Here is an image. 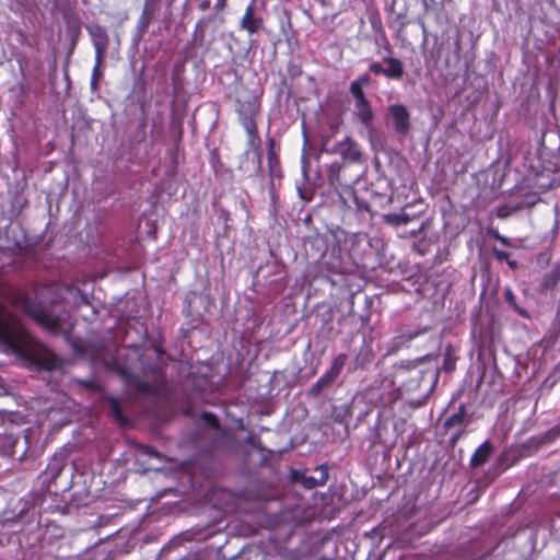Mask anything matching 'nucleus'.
Wrapping results in <instances>:
<instances>
[{
	"label": "nucleus",
	"mask_w": 560,
	"mask_h": 560,
	"mask_svg": "<svg viewBox=\"0 0 560 560\" xmlns=\"http://www.w3.org/2000/svg\"><path fill=\"white\" fill-rule=\"evenodd\" d=\"M16 303L27 316L40 324L49 332L59 334L66 330L65 314L57 315L52 310H48L25 295H20Z\"/></svg>",
	"instance_id": "nucleus-1"
},
{
	"label": "nucleus",
	"mask_w": 560,
	"mask_h": 560,
	"mask_svg": "<svg viewBox=\"0 0 560 560\" xmlns=\"http://www.w3.org/2000/svg\"><path fill=\"white\" fill-rule=\"evenodd\" d=\"M149 371L151 374V381H144L125 368L118 369L126 386L136 393L144 395L152 394L163 380V368L161 364L156 363L150 366Z\"/></svg>",
	"instance_id": "nucleus-2"
},
{
	"label": "nucleus",
	"mask_w": 560,
	"mask_h": 560,
	"mask_svg": "<svg viewBox=\"0 0 560 560\" xmlns=\"http://www.w3.org/2000/svg\"><path fill=\"white\" fill-rule=\"evenodd\" d=\"M395 382L405 392H413L420 387L424 372L411 362L399 364L395 370Z\"/></svg>",
	"instance_id": "nucleus-3"
},
{
	"label": "nucleus",
	"mask_w": 560,
	"mask_h": 560,
	"mask_svg": "<svg viewBox=\"0 0 560 560\" xmlns=\"http://www.w3.org/2000/svg\"><path fill=\"white\" fill-rule=\"evenodd\" d=\"M322 151L329 154H339L345 162L349 163H361L363 158L360 144L350 136L337 142L331 149L324 144Z\"/></svg>",
	"instance_id": "nucleus-4"
},
{
	"label": "nucleus",
	"mask_w": 560,
	"mask_h": 560,
	"mask_svg": "<svg viewBox=\"0 0 560 560\" xmlns=\"http://www.w3.org/2000/svg\"><path fill=\"white\" fill-rule=\"evenodd\" d=\"M387 119L392 124L395 133L401 139L406 138L411 127L408 108L398 103L388 105Z\"/></svg>",
	"instance_id": "nucleus-5"
},
{
	"label": "nucleus",
	"mask_w": 560,
	"mask_h": 560,
	"mask_svg": "<svg viewBox=\"0 0 560 560\" xmlns=\"http://www.w3.org/2000/svg\"><path fill=\"white\" fill-rule=\"evenodd\" d=\"M347 361L348 355L346 353H339L334 359L328 371L312 386L311 393L313 395H319L325 388L329 387L341 374Z\"/></svg>",
	"instance_id": "nucleus-6"
},
{
	"label": "nucleus",
	"mask_w": 560,
	"mask_h": 560,
	"mask_svg": "<svg viewBox=\"0 0 560 560\" xmlns=\"http://www.w3.org/2000/svg\"><path fill=\"white\" fill-rule=\"evenodd\" d=\"M260 109V102L256 96H250L247 98H236L235 100V112L238 116V121L241 125L250 126L256 124V116Z\"/></svg>",
	"instance_id": "nucleus-7"
},
{
	"label": "nucleus",
	"mask_w": 560,
	"mask_h": 560,
	"mask_svg": "<svg viewBox=\"0 0 560 560\" xmlns=\"http://www.w3.org/2000/svg\"><path fill=\"white\" fill-rule=\"evenodd\" d=\"M353 116L362 124L366 129L370 139L376 132L374 126L375 114L372 109L371 102L369 100L354 102L353 103Z\"/></svg>",
	"instance_id": "nucleus-8"
},
{
	"label": "nucleus",
	"mask_w": 560,
	"mask_h": 560,
	"mask_svg": "<svg viewBox=\"0 0 560 560\" xmlns=\"http://www.w3.org/2000/svg\"><path fill=\"white\" fill-rule=\"evenodd\" d=\"M32 364L51 371L60 366L59 359L46 347L39 345L30 353Z\"/></svg>",
	"instance_id": "nucleus-9"
},
{
	"label": "nucleus",
	"mask_w": 560,
	"mask_h": 560,
	"mask_svg": "<svg viewBox=\"0 0 560 560\" xmlns=\"http://www.w3.org/2000/svg\"><path fill=\"white\" fill-rule=\"evenodd\" d=\"M256 9L257 0H250L240 21V28L248 32L250 35L257 33L264 25V20L257 14Z\"/></svg>",
	"instance_id": "nucleus-10"
},
{
	"label": "nucleus",
	"mask_w": 560,
	"mask_h": 560,
	"mask_svg": "<svg viewBox=\"0 0 560 560\" xmlns=\"http://www.w3.org/2000/svg\"><path fill=\"white\" fill-rule=\"evenodd\" d=\"M88 32L91 36L95 56H97V62H100V60H104V56L108 47V35L106 31L97 24L90 25L88 27Z\"/></svg>",
	"instance_id": "nucleus-11"
},
{
	"label": "nucleus",
	"mask_w": 560,
	"mask_h": 560,
	"mask_svg": "<svg viewBox=\"0 0 560 560\" xmlns=\"http://www.w3.org/2000/svg\"><path fill=\"white\" fill-rule=\"evenodd\" d=\"M247 135V150L245 151V155L248 154L249 150H253L256 158V168L257 172L261 171V151H260V144L261 140L258 135L257 130V124L250 125V126H244L243 127Z\"/></svg>",
	"instance_id": "nucleus-12"
},
{
	"label": "nucleus",
	"mask_w": 560,
	"mask_h": 560,
	"mask_svg": "<svg viewBox=\"0 0 560 560\" xmlns=\"http://www.w3.org/2000/svg\"><path fill=\"white\" fill-rule=\"evenodd\" d=\"M472 422V413L468 412L466 406L460 404L457 411L451 415L444 422L445 429H464Z\"/></svg>",
	"instance_id": "nucleus-13"
},
{
	"label": "nucleus",
	"mask_w": 560,
	"mask_h": 560,
	"mask_svg": "<svg viewBox=\"0 0 560 560\" xmlns=\"http://www.w3.org/2000/svg\"><path fill=\"white\" fill-rule=\"evenodd\" d=\"M160 0H144L142 13L138 21V28L143 34L149 27L151 20L159 9Z\"/></svg>",
	"instance_id": "nucleus-14"
},
{
	"label": "nucleus",
	"mask_w": 560,
	"mask_h": 560,
	"mask_svg": "<svg viewBox=\"0 0 560 560\" xmlns=\"http://www.w3.org/2000/svg\"><path fill=\"white\" fill-rule=\"evenodd\" d=\"M63 291L66 295L63 300L68 303L72 304L75 307H80L82 305L89 304V296L86 293H83L80 289L74 285L66 284L63 285Z\"/></svg>",
	"instance_id": "nucleus-15"
},
{
	"label": "nucleus",
	"mask_w": 560,
	"mask_h": 560,
	"mask_svg": "<svg viewBox=\"0 0 560 560\" xmlns=\"http://www.w3.org/2000/svg\"><path fill=\"white\" fill-rule=\"evenodd\" d=\"M493 447L490 441H485L472 454L470 458V466L474 468L482 466L489 459Z\"/></svg>",
	"instance_id": "nucleus-16"
},
{
	"label": "nucleus",
	"mask_w": 560,
	"mask_h": 560,
	"mask_svg": "<svg viewBox=\"0 0 560 560\" xmlns=\"http://www.w3.org/2000/svg\"><path fill=\"white\" fill-rule=\"evenodd\" d=\"M383 62L387 65L385 67V77L390 80H400L404 75L402 62L394 57H384Z\"/></svg>",
	"instance_id": "nucleus-17"
},
{
	"label": "nucleus",
	"mask_w": 560,
	"mask_h": 560,
	"mask_svg": "<svg viewBox=\"0 0 560 560\" xmlns=\"http://www.w3.org/2000/svg\"><path fill=\"white\" fill-rule=\"evenodd\" d=\"M560 282V259L552 265L550 271L546 272L540 282L541 291H549Z\"/></svg>",
	"instance_id": "nucleus-18"
},
{
	"label": "nucleus",
	"mask_w": 560,
	"mask_h": 560,
	"mask_svg": "<svg viewBox=\"0 0 560 560\" xmlns=\"http://www.w3.org/2000/svg\"><path fill=\"white\" fill-rule=\"evenodd\" d=\"M273 144H275V140L272 138H270L268 140V145H269V149H268V166H269L270 176L272 178L281 176L280 161H279L278 156L276 155V153L273 151Z\"/></svg>",
	"instance_id": "nucleus-19"
},
{
	"label": "nucleus",
	"mask_w": 560,
	"mask_h": 560,
	"mask_svg": "<svg viewBox=\"0 0 560 560\" xmlns=\"http://www.w3.org/2000/svg\"><path fill=\"white\" fill-rule=\"evenodd\" d=\"M11 339V329L9 316L4 307L0 304V340L9 341Z\"/></svg>",
	"instance_id": "nucleus-20"
},
{
	"label": "nucleus",
	"mask_w": 560,
	"mask_h": 560,
	"mask_svg": "<svg viewBox=\"0 0 560 560\" xmlns=\"http://www.w3.org/2000/svg\"><path fill=\"white\" fill-rule=\"evenodd\" d=\"M384 221L392 226L406 225L411 221V217L408 213H388L384 215Z\"/></svg>",
	"instance_id": "nucleus-21"
},
{
	"label": "nucleus",
	"mask_w": 560,
	"mask_h": 560,
	"mask_svg": "<svg viewBox=\"0 0 560 560\" xmlns=\"http://www.w3.org/2000/svg\"><path fill=\"white\" fill-rule=\"evenodd\" d=\"M108 409H109V413L115 418V420L117 422H119V423L125 422V418H124V415L121 411L120 401L118 398L112 397L108 400Z\"/></svg>",
	"instance_id": "nucleus-22"
},
{
	"label": "nucleus",
	"mask_w": 560,
	"mask_h": 560,
	"mask_svg": "<svg viewBox=\"0 0 560 560\" xmlns=\"http://www.w3.org/2000/svg\"><path fill=\"white\" fill-rule=\"evenodd\" d=\"M314 471L317 476H315L316 480H313V482H311V487H317V486L325 485L326 481L328 480L327 467L325 465H319V466H316Z\"/></svg>",
	"instance_id": "nucleus-23"
},
{
	"label": "nucleus",
	"mask_w": 560,
	"mask_h": 560,
	"mask_svg": "<svg viewBox=\"0 0 560 560\" xmlns=\"http://www.w3.org/2000/svg\"><path fill=\"white\" fill-rule=\"evenodd\" d=\"M340 171H341V165L339 163H331L328 166L327 177H328V182L331 186H335L338 184Z\"/></svg>",
	"instance_id": "nucleus-24"
},
{
	"label": "nucleus",
	"mask_w": 560,
	"mask_h": 560,
	"mask_svg": "<svg viewBox=\"0 0 560 560\" xmlns=\"http://www.w3.org/2000/svg\"><path fill=\"white\" fill-rule=\"evenodd\" d=\"M349 92L352 95L354 102L368 100V97L364 93V88L359 86V84L351 82L350 86H349Z\"/></svg>",
	"instance_id": "nucleus-25"
},
{
	"label": "nucleus",
	"mask_w": 560,
	"mask_h": 560,
	"mask_svg": "<svg viewBox=\"0 0 560 560\" xmlns=\"http://www.w3.org/2000/svg\"><path fill=\"white\" fill-rule=\"evenodd\" d=\"M138 459L140 460L142 457H149V458H156V459H160V453L156 452L154 448H152L151 446H147V445H141L139 448H138Z\"/></svg>",
	"instance_id": "nucleus-26"
},
{
	"label": "nucleus",
	"mask_w": 560,
	"mask_h": 560,
	"mask_svg": "<svg viewBox=\"0 0 560 560\" xmlns=\"http://www.w3.org/2000/svg\"><path fill=\"white\" fill-rule=\"evenodd\" d=\"M538 201V197L536 195H528L523 201H520L515 206H513V210H521L526 208H532Z\"/></svg>",
	"instance_id": "nucleus-27"
},
{
	"label": "nucleus",
	"mask_w": 560,
	"mask_h": 560,
	"mask_svg": "<svg viewBox=\"0 0 560 560\" xmlns=\"http://www.w3.org/2000/svg\"><path fill=\"white\" fill-rule=\"evenodd\" d=\"M369 71L376 74V75H384L385 77V67L378 61H372L369 65Z\"/></svg>",
	"instance_id": "nucleus-28"
},
{
	"label": "nucleus",
	"mask_w": 560,
	"mask_h": 560,
	"mask_svg": "<svg viewBox=\"0 0 560 560\" xmlns=\"http://www.w3.org/2000/svg\"><path fill=\"white\" fill-rule=\"evenodd\" d=\"M102 63H103V60H100V62H97V56H95V65L92 70L91 79L100 80L102 78V75H103V73L101 71Z\"/></svg>",
	"instance_id": "nucleus-29"
},
{
	"label": "nucleus",
	"mask_w": 560,
	"mask_h": 560,
	"mask_svg": "<svg viewBox=\"0 0 560 560\" xmlns=\"http://www.w3.org/2000/svg\"><path fill=\"white\" fill-rule=\"evenodd\" d=\"M352 82L355 83V84H359V86L365 88V86L370 85L371 77L368 73H363V74L359 75Z\"/></svg>",
	"instance_id": "nucleus-30"
},
{
	"label": "nucleus",
	"mask_w": 560,
	"mask_h": 560,
	"mask_svg": "<svg viewBox=\"0 0 560 560\" xmlns=\"http://www.w3.org/2000/svg\"><path fill=\"white\" fill-rule=\"evenodd\" d=\"M491 235L504 246H511V241L504 235H501L497 230L491 231Z\"/></svg>",
	"instance_id": "nucleus-31"
},
{
	"label": "nucleus",
	"mask_w": 560,
	"mask_h": 560,
	"mask_svg": "<svg viewBox=\"0 0 560 560\" xmlns=\"http://www.w3.org/2000/svg\"><path fill=\"white\" fill-rule=\"evenodd\" d=\"M78 383L84 388L98 390V385L93 380H80Z\"/></svg>",
	"instance_id": "nucleus-32"
},
{
	"label": "nucleus",
	"mask_w": 560,
	"mask_h": 560,
	"mask_svg": "<svg viewBox=\"0 0 560 560\" xmlns=\"http://www.w3.org/2000/svg\"><path fill=\"white\" fill-rule=\"evenodd\" d=\"M202 418L207 421V423L213 428H218L219 423L214 415L210 412H203Z\"/></svg>",
	"instance_id": "nucleus-33"
},
{
	"label": "nucleus",
	"mask_w": 560,
	"mask_h": 560,
	"mask_svg": "<svg viewBox=\"0 0 560 560\" xmlns=\"http://www.w3.org/2000/svg\"><path fill=\"white\" fill-rule=\"evenodd\" d=\"M493 255L499 261H506L510 258V254L498 248H493Z\"/></svg>",
	"instance_id": "nucleus-34"
},
{
	"label": "nucleus",
	"mask_w": 560,
	"mask_h": 560,
	"mask_svg": "<svg viewBox=\"0 0 560 560\" xmlns=\"http://www.w3.org/2000/svg\"><path fill=\"white\" fill-rule=\"evenodd\" d=\"M305 487L307 488H312L311 487V482H313V480H316V477L315 476H305V475H302V478L299 479Z\"/></svg>",
	"instance_id": "nucleus-35"
},
{
	"label": "nucleus",
	"mask_w": 560,
	"mask_h": 560,
	"mask_svg": "<svg viewBox=\"0 0 560 560\" xmlns=\"http://www.w3.org/2000/svg\"><path fill=\"white\" fill-rule=\"evenodd\" d=\"M466 433V430L464 429H456V431L451 436V442L455 443L457 440H459L464 434Z\"/></svg>",
	"instance_id": "nucleus-36"
},
{
	"label": "nucleus",
	"mask_w": 560,
	"mask_h": 560,
	"mask_svg": "<svg viewBox=\"0 0 560 560\" xmlns=\"http://www.w3.org/2000/svg\"><path fill=\"white\" fill-rule=\"evenodd\" d=\"M195 33H199L200 38L202 39L205 36L203 22L200 21L196 24Z\"/></svg>",
	"instance_id": "nucleus-37"
},
{
	"label": "nucleus",
	"mask_w": 560,
	"mask_h": 560,
	"mask_svg": "<svg viewBox=\"0 0 560 560\" xmlns=\"http://www.w3.org/2000/svg\"><path fill=\"white\" fill-rule=\"evenodd\" d=\"M226 3H228V0H217V2L214 4V8L218 11H221V10H223L226 7Z\"/></svg>",
	"instance_id": "nucleus-38"
},
{
	"label": "nucleus",
	"mask_w": 560,
	"mask_h": 560,
	"mask_svg": "<svg viewBox=\"0 0 560 560\" xmlns=\"http://www.w3.org/2000/svg\"><path fill=\"white\" fill-rule=\"evenodd\" d=\"M505 298H506V301L510 303V304H514V301H515V296L514 294L512 293V291L510 289L506 290L505 292Z\"/></svg>",
	"instance_id": "nucleus-39"
},
{
	"label": "nucleus",
	"mask_w": 560,
	"mask_h": 560,
	"mask_svg": "<svg viewBox=\"0 0 560 560\" xmlns=\"http://www.w3.org/2000/svg\"><path fill=\"white\" fill-rule=\"evenodd\" d=\"M98 82L100 80L91 79V90L96 91L98 89Z\"/></svg>",
	"instance_id": "nucleus-40"
},
{
	"label": "nucleus",
	"mask_w": 560,
	"mask_h": 560,
	"mask_svg": "<svg viewBox=\"0 0 560 560\" xmlns=\"http://www.w3.org/2000/svg\"><path fill=\"white\" fill-rule=\"evenodd\" d=\"M508 266L515 270L517 268V262L515 260H511L510 258L506 260Z\"/></svg>",
	"instance_id": "nucleus-41"
},
{
	"label": "nucleus",
	"mask_w": 560,
	"mask_h": 560,
	"mask_svg": "<svg viewBox=\"0 0 560 560\" xmlns=\"http://www.w3.org/2000/svg\"><path fill=\"white\" fill-rule=\"evenodd\" d=\"M549 177H550L549 174H547V177H546V188H549L552 185V180Z\"/></svg>",
	"instance_id": "nucleus-42"
},
{
	"label": "nucleus",
	"mask_w": 560,
	"mask_h": 560,
	"mask_svg": "<svg viewBox=\"0 0 560 560\" xmlns=\"http://www.w3.org/2000/svg\"><path fill=\"white\" fill-rule=\"evenodd\" d=\"M421 28H422L423 35L427 36V26L423 22L421 23Z\"/></svg>",
	"instance_id": "nucleus-43"
},
{
	"label": "nucleus",
	"mask_w": 560,
	"mask_h": 560,
	"mask_svg": "<svg viewBox=\"0 0 560 560\" xmlns=\"http://www.w3.org/2000/svg\"><path fill=\"white\" fill-rule=\"evenodd\" d=\"M305 151H306V144L304 145V149H303V154H302V162L303 164L305 163Z\"/></svg>",
	"instance_id": "nucleus-44"
},
{
	"label": "nucleus",
	"mask_w": 560,
	"mask_h": 560,
	"mask_svg": "<svg viewBox=\"0 0 560 560\" xmlns=\"http://www.w3.org/2000/svg\"><path fill=\"white\" fill-rule=\"evenodd\" d=\"M498 217H500V218H504V217H506V213H505V212H503V210H499V212H498Z\"/></svg>",
	"instance_id": "nucleus-45"
},
{
	"label": "nucleus",
	"mask_w": 560,
	"mask_h": 560,
	"mask_svg": "<svg viewBox=\"0 0 560 560\" xmlns=\"http://www.w3.org/2000/svg\"><path fill=\"white\" fill-rule=\"evenodd\" d=\"M518 313H520L521 315H523V316H526V312H524V311H521V310H520V311H518Z\"/></svg>",
	"instance_id": "nucleus-46"
}]
</instances>
